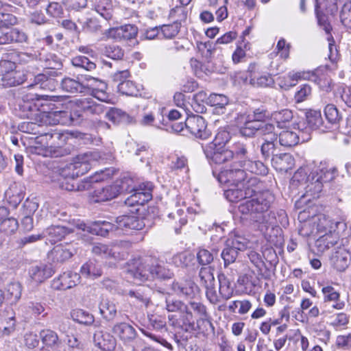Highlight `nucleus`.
<instances>
[{"mask_svg": "<svg viewBox=\"0 0 351 351\" xmlns=\"http://www.w3.org/2000/svg\"><path fill=\"white\" fill-rule=\"evenodd\" d=\"M239 183L244 199H250L240 204L239 213L246 219L256 222L267 229L276 224L274 213H268L274 196L269 191H259V180L254 176H248Z\"/></svg>", "mask_w": 351, "mask_h": 351, "instance_id": "obj_1", "label": "nucleus"}, {"mask_svg": "<svg viewBox=\"0 0 351 351\" xmlns=\"http://www.w3.org/2000/svg\"><path fill=\"white\" fill-rule=\"evenodd\" d=\"M250 147V143L241 141L232 145L231 151L233 154V162L230 168L222 170L217 174L213 171L219 182L243 180L247 178V171L262 176L267 173L268 169L264 163L253 159Z\"/></svg>", "mask_w": 351, "mask_h": 351, "instance_id": "obj_2", "label": "nucleus"}, {"mask_svg": "<svg viewBox=\"0 0 351 351\" xmlns=\"http://www.w3.org/2000/svg\"><path fill=\"white\" fill-rule=\"evenodd\" d=\"M62 99L60 96L55 95H25L21 97L18 95L17 100H21L19 102V106H22L24 108L28 109L29 111L34 112L36 110L38 112L36 115V122L25 121L19 125V130L25 133L32 134L38 136V134H45L44 125H51L53 123H45L43 121V115L44 114H49L50 110H53L54 104L53 102L59 101Z\"/></svg>", "mask_w": 351, "mask_h": 351, "instance_id": "obj_3", "label": "nucleus"}, {"mask_svg": "<svg viewBox=\"0 0 351 351\" xmlns=\"http://www.w3.org/2000/svg\"><path fill=\"white\" fill-rule=\"evenodd\" d=\"M128 272L141 282L148 280H167L173 277V273L163 261L152 256L134 258L130 264Z\"/></svg>", "mask_w": 351, "mask_h": 351, "instance_id": "obj_4", "label": "nucleus"}, {"mask_svg": "<svg viewBox=\"0 0 351 351\" xmlns=\"http://www.w3.org/2000/svg\"><path fill=\"white\" fill-rule=\"evenodd\" d=\"M97 154L91 152L78 155L73 162L66 165L62 170V175L74 180L87 173L92 163L97 160Z\"/></svg>", "mask_w": 351, "mask_h": 351, "instance_id": "obj_5", "label": "nucleus"}, {"mask_svg": "<svg viewBox=\"0 0 351 351\" xmlns=\"http://www.w3.org/2000/svg\"><path fill=\"white\" fill-rule=\"evenodd\" d=\"M114 336L117 337L125 346L135 342L136 346H133V351H138L143 346V341L138 338L136 329L130 324L125 322H117L111 329Z\"/></svg>", "mask_w": 351, "mask_h": 351, "instance_id": "obj_6", "label": "nucleus"}, {"mask_svg": "<svg viewBox=\"0 0 351 351\" xmlns=\"http://www.w3.org/2000/svg\"><path fill=\"white\" fill-rule=\"evenodd\" d=\"M47 136H49V155L51 157H62L70 154L71 149L66 145L71 138V133L54 130V133L47 134Z\"/></svg>", "mask_w": 351, "mask_h": 351, "instance_id": "obj_7", "label": "nucleus"}, {"mask_svg": "<svg viewBox=\"0 0 351 351\" xmlns=\"http://www.w3.org/2000/svg\"><path fill=\"white\" fill-rule=\"evenodd\" d=\"M82 114L79 111L75 110L69 112L67 111L50 110L49 114L43 115V121L45 123L62 124V125H77L82 120Z\"/></svg>", "mask_w": 351, "mask_h": 351, "instance_id": "obj_8", "label": "nucleus"}, {"mask_svg": "<svg viewBox=\"0 0 351 351\" xmlns=\"http://www.w3.org/2000/svg\"><path fill=\"white\" fill-rule=\"evenodd\" d=\"M169 322L171 326L176 328L181 329L185 332L195 330V319L188 305L185 309L178 313L169 315Z\"/></svg>", "mask_w": 351, "mask_h": 351, "instance_id": "obj_9", "label": "nucleus"}, {"mask_svg": "<svg viewBox=\"0 0 351 351\" xmlns=\"http://www.w3.org/2000/svg\"><path fill=\"white\" fill-rule=\"evenodd\" d=\"M186 129L195 137L202 140H206L211 136V132L207 128L206 120L199 115L188 117Z\"/></svg>", "mask_w": 351, "mask_h": 351, "instance_id": "obj_10", "label": "nucleus"}, {"mask_svg": "<svg viewBox=\"0 0 351 351\" xmlns=\"http://www.w3.org/2000/svg\"><path fill=\"white\" fill-rule=\"evenodd\" d=\"M200 283L206 288L208 300L213 304L219 302V296L215 289V278L210 267H202L199 271Z\"/></svg>", "mask_w": 351, "mask_h": 351, "instance_id": "obj_11", "label": "nucleus"}, {"mask_svg": "<svg viewBox=\"0 0 351 351\" xmlns=\"http://www.w3.org/2000/svg\"><path fill=\"white\" fill-rule=\"evenodd\" d=\"M128 181V180H122L121 184L116 183L95 189L93 192V200L95 202H101L116 197L121 193L128 190L127 188H125V185L127 184Z\"/></svg>", "mask_w": 351, "mask_h": 351, "instance_id": "obj_12", "label": "nucleus"}, {"mask_svg": "<svg viewBox=\"0 0 351 351\" xmlns=\"http://www.w3.org/2000/svg\"><path fill=\"white\" fill-rule=\"evenodd\" d=\"M128 180V181L127 182V184L125 185V188L128 189L127 191H134V193L125 200V204L127 205L131 206L135 204L142 205L152 199V195L151 191L153 189V185L152 183H143L139 184L137 189L132 188L130 189L128 187V182L130 180Z\"/></svg>", "mask_w": 351, "mask_h": 351, "instance_id": "obj_13", "label": "nucleus"}, {"mask_svg": "<svg viewBox=\"0 0 351 351\" xmlns=\"http://www.w3.org/2000/svg\"><path fill=\"white\" fill-rule=\"evenodd\" d=\"M206 158L215 164H223L233 160V154L231 149L224 147L212 148V146L203 147Z\"/></svg>", "mask_w": 351, "mask_h": 351, "instance_id": "obj_14", "label": "nucleus"}, {"mask_svg": "<svg viewBox=\"0 0 351 351\" xmlns=\"http://www.w3.org/2000/svg\"><path fill=\"white\" fill-rule=\"evenodd\" d=\"M92 252L103 258H113L116 260L123 259L125 255L119 244L107 245L96 243L92 247Z\"/></svg>", "mask_w": 351, "mask_h": 351, "instance_id": "obj_15", "label": "nucleus"}, {"mask_svg": "<svg viewBox=\"0 0 351 351\" xmlns=\"http://www.w3.org/2000/svg\"><path fill=\"white\" fill-rule=\"evenodd\" d=\"M115 223L116 227L123 231L140 230L145 227L143 219L133 214L119 216L116 218Z\"/></svg>", "mask_w": 351, "mask_h": 351, "instance_id": "obj_16", "label": "nucleus"}, {"mask_svg": "<svg viewBox=\"0 0 351 351\" xmlns=\"http://www.w3.org/2000/svg\"><path fill=\"white\" fill-rule=\"evenodd\" d=\"M80 276L77 273L64 272L51 282V287L55 290H66L80 282Z\"/></svg>", "mask_w": 351, "mask_h": 351, "instance_id": "obj_17", "label": "nucleus"}, {"mask_svg": "<svg viewBox=\"0 0 351 351\" xmlns=\"http://www.w3.org/2000/svg\"><path fill=\"white\" fill-rule=\"evenodd\" d=\"M95 345L103 351H113L117 345L114 335L103 330L96 331L93 336Z\"/></svg>", "mask_w": 351, "mask_h": 351, "instance_id": "obj_18", "label": "nucleus"}, {"mask_svg": "<svg viewBox=\"0 0 351 351\" xmlns=\"http://www.w3.org/2000/svg\"><path fill=\"white\" fill-rule=\"evenodd\" d=\"M75 252L74 248L70 245H58L49 252L48 257L53 263H63L71 258Z\"/></svg>", "mask_w": 351, "mask_h": 351, "instance_id": "obj_19", "label": "nucleus"}, {"mask_svg": "<svg viewBox=\"0 0 351 351\" xmlns=\"http://www.w3.org/2000/svg\"><path fill=\"white\" fill-rule=\"evenodd\" d=\"M271 163L278 171L287 172L294 166L295 160L289 153L278 152L274 158H271Z\"/></svg>", "mask_w": 351, "mask_h": 351, "instance_id": "obj_20", "label": "nucleus"}, {"mask_svg": "<svg viewBox=\"0 0 351 351\" xmlns=\"http://www.w3.org/2000/svg\"><path fill=\"white\" fill-rule=\"evenodd\" d=\"M99 313L108 322H112L115 320L117 317L118 311L116 304L108 299L102 298L99 304Z\"/></svg>", "mask_w": 351, "mask_h": 351, "instance_id": "obj_21", "label": "nucleus"}, {"mask_svg": "<svg viewBox=\"0 0 351 351\" xmlns=\"http://www.w3.org/2000/svg\"><path fill=\"white\" fill-rule=\"evenodd\" d=\"M306 186H305L306 196L312 198H317L319 197L324 187V183L314 173L309 175L306 180Z\"/></svg>", "mask_w": 351, "mask_h": 351, "instance_id": "obj_22", "label": "nucleus"}, {"mask_svg": "<svg viewBox=\"0 0 351 351\" xmlns=\"http://www.w3.org/2000/svg\"><path fill=\"white\" fill-rule=\"evenodd\" d=\"M31 278L36 282L41 283L50 278L53 274L51 266L45 264L32 266L29 271Z\"/></svg>", "mask_w": 351, "mask_h": 351, "instance_id": "obj_23", "label": "nucleus"}, {"mask_svg": "<svg viewBox=\"0 0 351 351\" xmlns=\"http://www.w3.org/2000/svg\"><path fill=\"white\" fill-rule=\"evenodd\" d=\"M197 289V286L191 280L174 282L172 284V289L176 294L180 296H186L189 298L194 297Z\"/></svg>", "mask_w": 351, "mask_h": 351, "instance_id": "obj_24", "label": "nucleus"}, {"mask_svg": "<svg viewBox=\"0 0 351 351\" xmlns=\"http://www.w3.org/2000/svg\"><path fill=\"white\" fill-rule=\"evenodd\" d=\"M27 39V34L17 28L9 29L0 35V45L11 43H23Z\"/></svg>", "mask_w": 351, "mask_h": 351, "instance_id": "obj_25", "label": "nucleus"}, {"mask_svg": "<svg viewBox=\"0 0 351 351\" xmlns=\"http://www.w3.org/2000/svg\"><path fill=\"white\" fill-rule=\"evenodd\" d=\"M15 313L12 309L8 308L0 312V330L10 334L14 330Z\"/></svg>", "mask_w": 351, "mask_h": 351, "instance_id": "obj_26", "label": "nucleus"}, {"mask_svg": "<svg viewBox=\"0 0 351 351\" xmlns=\"http://www.w3.org/2000/svg\"><path fill=\"white\" fill-rule=\"evenodd\" d=\"M93 9L106 21L112 17L113 5L111 0H95Z\"/></svg>", "mask_w": 351, "mask_h": 351, "instance_id": "obj_27", "label": "nucleus"}, {"mask_svg": "<svg viewBox=\"0 0 351 351\" xmlns=\"http://www.w3.org/2000/svg\"><path fill=\"white\" fill-rule=\"evenodd\" d=\"M289 82L287 84L289 86H295L297 85L298 81L309 80L314 82L319 86H322L320 84V78L315 73L311 72H298L295 73H289L288 75Z\"/></svg>", "mask_w": 351, "mask_h": 351, "instance_id": "obj_28", "label": "nucleus"}, {"mask_svg": "<svg viewBox=\"0 0 351 351\" xmlns=\"http://www.w3.org/2000/svg\"><path fill=\"white\" fill-rule=\"evenodd\" d=\"M218 280L219 284L218 294L219 302L221 299L229 300L232 296L234 292V287L232 286L231 282L223 274L218 275Z\"/></svg>", "mask_w": 351, "mask_h": 351, "instance_id": "obj_29", "label": "nucleus"}, {"mask_svg": "<svg viewBox=\"0 0 351 351\" xmlns=\"http://www.w3.org/2000/svg\"><path fill=\"white\" fill-rule=\"evenodd\" d=\"M338 241V234H324L316 240L315 247L317 252L323 253L335 245Z\"/></svg>", "mask_w": 351, "mask_h": 351, "instance_id": "obj_30", "label": "nucleus"}, {"mask_svg": "<svg viewBox=\"0 0 351 351\" xmlns=\"http://www.w3.org/2000/svg\"><path fill=\"white\" fill-rule=\"evenodd\" d=\"M241 181H228L226 182H219L220 184H229L230 188L224 191L225 197L231 202H237L244 199L243 195L239 183Z\"/></svg>", "mask_w": 351, "mask_h": 351, "instance_id": "obj_31", "label": "nucleus"}, {"mask_svg": "<svg viewBox=\"0 0 351 351\" xmlns=\"http://www.w3.org/2000/svg\"><path fill=\"white\" fill-rule=\"evenodd\" d=\"M79 102L83 112L86 115H99L104 111V106L95 103L91 98H86Z\"/></svg>", "mask_w": 351, "mask_h": 351, "instance_id": "obj_32", "label": "nucleus"}, {"mask_svg": "<svg viewBox=\"0 0 351 351\" xmlns=\"http://www.w3.org/2000/svg\"><path fill=\"white\" fill-rule=\"evenodd\" d=\"M80 273L86 278H97L101 276V265L95 260H89L80 269Z\"/></svg>", "mask_w": 351, "mask_h": 351, "instance_id": "obj_33", "label": "nucleus"}, {"mask_svg": "<svg viewBox=\"0 0 351 351\" xmlns=\"http://www.w3.org/2000/svg\"><path fill=\"white\" fill-rule=\"evenodd\" d=\"M69 233H71V230L62 226H51L45 231V234L48 237V239L51 243L61 241Z\"/></svg>", "mask_w": 351, "mask_h": 351, "instance_id": "obj_34", "label": "nucleus"}, {"mask_svg": "<svg viewBox=\"0 0 351 351\" xmlns=\"http://www.w3.org/2000/svg\"><path fill=\"white\" fill-rule=\"evenodd\" d=\"M39 60L44 63V66L50 69H60L62 66L61 59L51 52L43 51L39 53Z\"/></svg>", "mask_w": 351, "mask_h": 351, "instance_id": "obj_35", "label": "nucleus"}, {"mask_svg": "<svg viewBox=\"0 0 351 351\" xmlns=\"http://www.w3.org/2000/svg\"><path fill=\"white\" fill-rule=\"evenodd\" d=\"M106 118L114 123H130L132 118L119 108H111L106 114Z\"/></svg>", "mask_w": 351, "mask_h": 351, "instance_id": "obj_36", "label": "nucleus"}, {"mask_svg": "<svg viewBox=\"0 0 351 351\" xmlns=\"http://www.w3.org/2000/svg\"><path fill=\"white\" fill-rule=\"evenodd\" d=\"M71 317L74 322L86 326H92L95 322L93 314L80 308L72 310Z\"/></svg>", "mask_w": 351, "mask_h": 351, "instance_id": "obj_37", "label": "nucleus"}, {"mask_svg": "<svg viewBox=\"0 0 351 351\" xmlns=\"http://www.w3.org/2000/svg\"><path fill=\"white\" fill-rule=\"evenodd\" d=\"M340 225L339 222H333L326 216H322L319 218L317 223V230L320 234H338L336 232V228Z\"/></svg>", "mask_w": 351, "mask_h": 351, "instance_id": "obj_38", "label": "nucleus"}, {"mask_svg": "<svg viewBox=\"0 0 351 351\" xmlns=\"http://www.w3.org/2000/svg\"><path fill=\"white\" fill-rule=\"evenodd\" d=\"M190 310H193L198 317L197 323L199 321L206 322L210 326H213L212 322L210 320L209 314L207 312V309L205 305L199 302H189Z\"/></svg>", "mask_w": 351, "mask_h": 351, "instance_id": "obj_39", "label": "nucleus"}, {"mask_svg": "<svg viewBox=\"0 0 351 351\" xmlns=\"http://www.w3.org/2000/svg\"><path fill=\"white\" fill-rule=\"evenodd\" d=\"M322 293L324 294L325 302H336V303L332 305L334 308L340 310L344 307L345 304L343 302H337L340 295L334 287L331 286L324 287L322 288Z\"/></svg>", "mask_w": 351, "mask_h": 351, "instance_id": "obj_40", "label": "nucleus"}, {"mask_svg": "<svg viewBox=\"0 0 351 351\" xmlns=\"http://www.w3.org/2000/svg\"><path fill=\"white\" fill-rule=\"evenodd\" d=\"M293 117V112L289 109H283L271 113V118L276 121L279 128H284Z\"/></svg>", "mask_w": 351, "mask_h": 351, "instance_id": "obj_41", "label": "nucleus"}, {"mask_svg": "<svg viewBox=\"0 0 351 351\" xmlns=\"http://www.w3.org/2000/svg\"><path fill=\"white\" fill-rule=\"evenodd\" d=\"M261 152L265 160H270L279 152L277 141H264L261 146Z\"/></svg>", "mask_w": 351, "mask_h": 351, "instance_id": "obj_42", "label": "nucleus"}, {"mask_svg": "<svg viewBox=\"0 0 351 351\" xmlns=\"http://www.w3.org/2000/svg\"><path fill=\"white\" fill-rule=\"evenodd\" d=\"M331 261L337 270L344 271L349 265L348 254L343 251L336 252L332 256Z\"/></svg>", "mask_w": 351, "mask_h": 351, "instance_id": "obj_43", "label": "nucleus"}, {"mask_svg": "<svg viewBox=\"0 0 351 351\" xmlns=\"http://www.w3.org/2000/svg\"><path fill=\"white\" fill-rule=\"evenodd\" d=\"M319 173L316 176L323 183H327L333 180L338 176V169L336 167H319Z\"/></svg>", "mask_w": 351, "mask_h": 351, "instance_id": "obj_44", "label": "nucleus"}, {"mask_svg": "<svg viewBox=\"0 0 351 351\" xmlns=\"http://www.w3.org/2000/svg\"><path fill=\"white\" fill-rule=\"evenodd\" d=\"M278 136H279L280 144L284 147H293L299 143L298 135L292 131H283Z\"/></svg>", "mask_w": 351, "mask_h": 351, "instance_id": "obj_45", "label": "nucleus"}, {"mask_svg": "<svg viewBox=\"0 0 351 351\" xmlns=\"http://www.w3.org/2000/svg\"><path fill=\"white\" fill-rule=\"evenodd\" d=\"M130 73L127 70L114 73L112 76V80L117 84L114 86H117V88H123V86H125V88H132L134 86V84L132 80L128 79Z\"/></svg>", "mask_w": 351, "mask_h": 351, "instance_id": "obj_46", "label": "nucleus"}, {"mask_svg": "<svg viewBox=\"0 0 351 351\" xmlns=\"http://www.w3.org/2000/svg\"><path fill=\"white\" fill-rule=\"evenodd\" d=\"M258 135L263 136L264 141H277L278 136L274 125L271 123H260Z\"/></svg>", "mask_w": 351, "mask_h": 351, "instance_id": "obj_47", "label": "nucleus"}, {"mask_svg": "<svg viewBox=\"0 0 351 351\" xmlns=\"http://www.w3.org/2000/svg\"><path fill=\"white\" fill-rule=\"evenodd\" d=\"M306 119L308 125L313 130L319 128L323 124V119L319 110H309L306 112Z\"/></svg>", "mask_w": 351, "mask_h": 351, "instance_id": "obj_48", "label": "nucleus"}, {"mask_svg": "<svg viewBox=\"0 0 351 351\" xmlns=\"http://www.w3.org/2000/svg\"><path fill=\"white\" fill-rule=\"evenodd\" d=\"M324 114L328 122L335 126H337L341 120L339 110L333 104H328L325 107Z\"/></svg>", "mask_w": 351, "mask_h": 351, "instance_id": "obj_49", "label": "nucleus"}, {"mask_svg": "<svg viewBox=\"0 0 351 351\" xmlns=\"http://www.w3.org/2000/svg\"><path fill=\"white\" fill-rule=\"evenodd\" d=\"M5 290L8 299L16 302L21 298L22 287L19 282H10L7 285Z\"/></svg>", "mask_w": 351, "mask_h": 351, "instance_id": "obj_50", "label": "nucleus"}, {"mask_svg": "<svg viewBox=\"0 0 351 351\" xmlns=\"http://www.w3.org/2000/svg\"><path fill=\"white\" fill-rule=\"evenodd\" d=\"M230 138L229 132L221 129L216 134L214 140L206 146H212V148L223 147L230 141Z\"/></svg>", "mask_w": 351, "mask_h": 351, "instance_id": "obj_51", "label": "nucleus"}, {"mask_svg": "<svg viewBox=\"0 0 351 351\" xmlns=\"http://www.w3.org/2000/svg\"><path fill=\"white\" fill-rule=\"evenodd\" d=\"M194 260V255L189 252H181L172 258V261L177 267H187Z\"/></svg>", "mask_w": 351, "mask_h": 351, "instance_id": "obj_52", "label": "nucleus"}, {"mask_svg": "<svg viewBox=\"0 0 351 351\" xmlns=\"http://www.w3.org/2000/svg\"><path fill=\"white\" fill-rule=\"evenodd\" d=\"M18 221L14 217H3L0 221V230L5 234H12L18 228Z\"/></svg>", "mask_w": 351, "mask_h": 351, "instance_id": "obj_53", "label": "nucleus"}, {"mask_svg": "<svg viewBox=\"0 0 351 351\" xmlns=\"http://www.w3.org/2000/svg\"><path fill=\"white\" fill-rule=\"evenodd\" d=\"M206 102L211 106L222 108L229 103V99L228 97L223 94L211 93L206 98Z\"/></svg>", "mask_w": 351, "mask_h": 351, "instance_id": "obj_54", "label": "nucleus"}, {"mask_svg": "<svg viewBox=\"0 0 351 351\" xmlns=\"http://www.w3.org/2000/svg\"><path fill=\"white\" fill-rule=\"evenodd\" d=\"M260 123H258L253 119L248 121V123L239 129L240 134L245 137H253L258 134Z\"/></svg>", "mask_w": 351, "mask_h": 351, "instance_id": "obj_55", "label": "nucleus"}, {"mask_svg": "<svg viewBox=\"0 0 351 351\" xmlns=\"http://www.w3.org/2000/svg\"><path fill=\"white\" fill-rule=\"evenodd\" d=\"M247 240L243 237L234 235L231 237L226 241V245L234 250L237 252L239 251H243L247 247Z\"/></svg>", "mask_w": 351, "mask_h": 351, "instance_id": "obj_56", "label": "nucleus"}, {"mask_svg": "<svg viewBox=\"0 0 351 351\" xmlns=\"http://www.w3.org/2000/svg\"><path fill=\"white\" fill-rule=\"evenodd\" d=\"M40 337L43 342L48 346H58L60 343L57 333L51 330H42L40 332Z\"/></svg>", "mask_w": 351, "mask_h": 351, "instance_id": "obj_57", "label": "nucleus"}, {"mask_svg": "<svg viewBox=\"0 0 351 351\" xmlns=\"http://www.w3.org/2000/svg\"><path fill=\"white\" fill-rule=\"evenodd\" d=\"M71 63L75 67L82 68L87 71H92L96 67L93 62L83 56L74 57L71 60Z\"/></svg>", "mask_w": 351, "mask_h": 351, "instance_id": "obj_58", "label": "nucleus"}, {"mask_svg": "<svg viewBox=\"0 0 351 351\" xmlns=\"http://www.w3.org/2000/svg\"><path fill=\"white\" fill-rule=\"evenodd\" d=\"M55 80L49 77L45 73H39L34 77V84L27 86V88H31L33 86L40 85V88H45V86H56Z\"/></svg>", "mask_w": 351, "mask_h": 351, "instance_id": "obj_59", "label": "nucleus"}, {"mask_svg": "<svg viewBox=\"0 0 351 351\" xmlns=\"http://www.w3.org/2000/svg\"><path fill=\"white\" fill-rule=\"evenodd\" d=\"M250 86H260L263 88L269 87L274 84V80L270 75H261L257 78H251L250 80Z\"/></svg>", "mask_w": 351, "mask_h": 351, "instance_id": "obj_60", "label": "nucleus"}, {"mask_svg": "<svg viewBox=\"0 0 351 351\" xmlns=\"http://www.w3.org/2000/svg\"><path fill=\"white\" fill-rule=\"evenodd\" d=\"M250 49V43L246 42V43L243 44L240 43L236 48V50L234 51L232 59L234 64H238L241 62L245 57V50H249Z\"/></svg>", "mask_w": 351, "mask_h": 351, "instance_id": "obj_61", "label": "nucleus"}, {"mask_svg": "<svg viewBox=\"0 0 351 351\" xmlns=\"http://www.w3.org/2000/svg\"><path fill=\"white\" fill-rule=\"evenodd\" d=\"M238 254L239 252H237L236 250H234L226 245L221 254V258L224 262V266L227 267L229 265L233 263L236 261L238 256Z\"/></svg>", "mask_w": 351, "mask_h": 351, "instance_id": "obj_62", "label": "nucleus"}, {"mask_svg": "<svg viewBox=\"0 0 351 351\" xmlns=\"http://www.w3.org/2000/svg\"><path fill=\"white\" fill-rule=\"evenodd\" d=\"M197 259L199 265H208L214 260V254L206 249H199L197 253Z\"/></svg>", "mask_w": 351, "mask_h": 351, "instance_id": "obj_63", "label": "nucleus"}, {"mask_svg": "<svg viewBox=\"0 0 351 351\" xmlns=\"http://www.w3.org/2000/svg\"><path fill=\"white\" fill-rule=\"evenodd\" d=\"M340 19L342 24L351 29V3L345 4L340 13Z\"/></svg>", "mask_w": 351, "mask_h": 351, "instance_id": "obj_64", "label": "nucleus"}]
</instances>
